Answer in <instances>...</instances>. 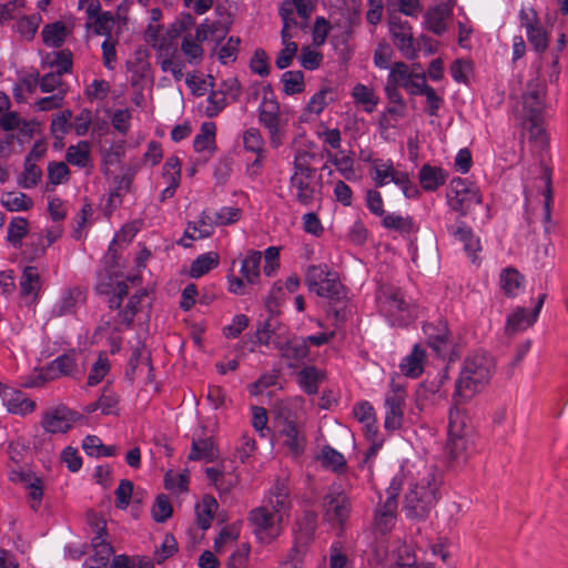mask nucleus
<instances>
[{
    "mask_svg": "<svg viewBox=\"0 0 568 568\" xmlns=\"http://www.w3.org/2000/svg\"><path fill=\"white\" fill-rule=\"evenodd\" d=\"M495 372L494 358L486 352H475L468 355L462 365L456 381L454 399L456 406L470 400L490 382Z\"/></svg>",
    "mask_w": 568,
    "mask_h": 568,
    "instance_id": "1",
    "label": "nucleus"
},
{
    "mask_svg": "<svg viewBox=\"0 0 568 568\" xmlns=\"http://www.w3.org/2000/svg\"><path fill=\"white\" fill-rule=\"evenodd\" d=\"M291 508L288 486L285 481L276 480L264 497L263 505L248 514V520L254 526L255 534H270L275 530Z\"/></svg>",
    "mask_w": 568,
    "mask_h": 568,
    "instance_id": "2",
    "label": "nucleus"
},
{
    "mask_svg": "<svg viewBox=\"0 0 568 568\" xmlns=\"http://www.w3.org/2000/svg\"><path fill=\"white\" fill-rule=\"evenodd\" d=\"M446 450L450 467L463 465L475 452L474 427L458 406L449 412Z\"/></svg>",
    "mask_w": 568,
    "mask_h": 568,
    "instance_id": "3",
    "label": "nucleus"
},
{
    "mask_svg": "<svg viewBox=\"0 0 568 568\" xmlns=\"http://www.w3.org/2000/svg\"><path fill=\"white\" fill-rule=\"evenodd\" d=\"M376 305L379 314L392 327H406L415 318V307L399 287L383 286L376 294Z\"/></svg>",
    "mask_w": 568,
    "mask_h": 568,
    "instance_id": "4",
    "label": "nucleus"
},
{
    "mask_svg": "<svg viewBox=\"0 0 568 568\" xmlns=\"http://www.w3.org/2000/svg\"><path fill=\"white\" fill-rule=\"evenodd\" d=\"M545 90L540 85L529 87L523 95L524 116L529 124V139L541 149L548 145V136L544 128Z\"/></svg>",
    "mask_w": 568,
    "mask_h": 568,
    "instance_id": "5",
    "label": "nucleus"
},
{
    "mask_svg": "<svg viewBox=\"0 0 568 568\" xmlns=\"http://www.w3.org/2000/svg\"><path fill=\"white\" fill-rule=\"evenodd\" d=\"M323 518L334 528L343 529L352 511L347 494L339 487H331L323 498Z\"/></svg>",
    "mask_w": 568,
    "mask_h": 568,
    "instance_id": "6",
    "label": "nucleus"
},
{
    "mask_svg": "<svg viewBox=\"0 0 568 568\" xmlns=\"http://www.w3.org/2000/svg\"><path fill=\"white\" fill-rule=\"evenodd\" d=\"M447 201L453 211L466 216L475 205L481 203V194L479 187L467 179L455 178L450 182Z\"/></svg>",
    "mask_w": 568,
    "mask_h": 568,
    "instance_id": "7",
    "label": "nucleus"
},
{
    "mask_svg": "<svg viewBox=\"0 0 568 568\" xmlns=\"http://www.w3.org/2000/svg\"><path fill=\"white\" fill-rule=\"evenodd\" d=\"M437 501L436 488L428 484H417L406 495L405 505L412 516L424 517Z\"/></svg>",
    "mask_w": 568,
    "mask_h": 568,
    "instance_id": "8",
    "label": "nucleus"
},
{
    "mask_svg": "<svg viewBox=\"0 0 568 568\" xmlns=\"http://www.w3.org/2000/svg\"><path fill=\"white\" fill-rule=\"evenodd\" d=\"M389 32L395 47L400 51L403 57L406 59H415L416 48L409 22L394 18L389 21Z\"/></svg>",
    "mask_w": 568,
    "mask_h": 568,
    "instance_id": "9",
    "label": "nucleus"
},
{
    "mask_svg": "<svg viewBox=\"0 0 568 568\" xmlns=\"http://www.w3.org/2000/svg\"><path fill=\"white\" fill-rule=\"evenodd\" d=\"M0 397L10 414L26 416L36 409V402L19 389L0 383Z\"/></svg>",
    "mask_w": 568,
    "mask_h": 568,
    "instance_id": "10",
    "label": "nucleus"
},
{
    "mask_svg": "<svg viewBox=\"0 0 568 568\" xmlns=\"http://www.w3.org/2000/svg\"><path fill=\"white\" fill-rule=\"evenodd\" d=\"M281 356L287 362L290 368H297L303 365L310 356V348L306 339L302 336H293L284 343L276 344Z\"/></svg>",
    "mask_w": 568,
    "mask_h": 568,
    "instance_id": "11",
    "label": "nucleus"
},
{
    "mask_svg": "<svg viewBox=\"0 0 568 568\" xmlns=\"http://www.w3.org/2000/svg\"><path fill=\"white\" fill-rule=\"evenodd\" d=\"M423 332L426 335L429 347L437 355L445 356L448 353L453 342L445 322L426 323L423 326Z\"/></svg>",
    "mask_w": 568,
    "mask_h": 568,
    "instance_id": "12",
    "label": "nucleus"
},
{
    "mask_svg": "<svg viewBox=\"0 0 568 568\" xmlns=\"http://www.w3.org/2000/svg\"><path fill=\"white\" fill-rule=\"evenodd\" d=\"M404 402L405 393L399 387L386 394L384 426L387 430H396L402 427Z\"/></svg>",
    "mask_w": 568,
    "mask_h": 568,
    "instance_id": "13",
    "label": "nucleus"
},
{
    "mask_svg": "<svg viewBox=\"0 0 568 568\" xmlns=\"http://www.w3.org/2000/svg\"><path fill=\"white\" fill-rule=\"evenodd\" d=\"M75 413L65 406H59L44 413L42 427L47 433H67L75 420Z\"/></svg>",
    "mask_w": 568,
    "mask_h": 568,
    "instance_id": "14",
    "label": "nucleus"
},
{
    "mask_svg": "<svg viewBox=\"0 0 568 568\" xmlns=\"http://www.w3.org/2000/svg\"><path fill=\"white\" fill-rule=\"evenodd\" d=\"M545 298V294H541L538 297V302L531 311L530 315L527 314V310L524 307H518L514 313H511L506 321V334L511 335L531 326L540 314Z\"/></svg>",
    "mask_w": 568,
    "mask_h": 568,
    "instance_id": "15",
    "label": "nucleus"
},
{
    "mask_svg": "<svg viewBox=\"0 0 568 568\" xmlns=\"http://www.w3.org/2000/svg\"><path fill=\"white\" fill-rule=\"evenodd\" d=\"M83 301L84 295L80 287L65 288L53 305L51 314L54 317L72 315L77 312L78 305Z\"/></svg>",
    "mask_w": 568,
    "mask_h": 568,
    "instance_id": "16",
    "label": "nucleus"
},
{
    "mask_svg": "<svg viewBox=\"0 0 568 568\" xmlns=\"http://www.w3.org/2000/svg\"><path fill=\"white\" fill-rule=\"evenodd\" d=\"M315 178L290 176V187L294 191V199L304 206L313 204L318 189L314 183Z\"/></svg>",
    "mask_w": 568,
    "mask_h": 568,
    "instance_id": "17",
    "label": "nucleus"
},
{
    "mask_svg": "<svg viewBox=\"0 0 568 568\" xmlns=\"http://www.w3.org/2000/svg\"><path fill=\"white\" fill-rule=\"evenodd\" d=\"M448 233L454 236V239L464 245V251L469 255H475L478 251H480V241L474 234L470 226H468L464 221H457L455 225L447 226Z\"/></svg>",
    "mask_w": 568,
    "mask_h": 568,
    "instance_id": "18",
    "label": "nucleus"
},
{
    "mask_svg": "<svg viewBox=\"0 0 568 568\" xmlns=\"http://www.w3.org/2000/svg\"><path fill=\"white\" fill-rule=\"evenodd\" d=\"M448 172L440 168L428 163L424 164L418 172L420 186L426 192H435L446 183Z\"/></svg>",
    "mask_w": 568,
    "mask_h": 568,
    "instance_id": "19",
    "label": "nucleus"
},
{
    "mask_svg": "<svg viewBox=\"0 0 568 568\" xmlns=\"http://www.w3.org/2000/svg\"><path fill=\"white\" fill-rule=\"evenodd\" d=\"M397 511V500L394 497H386L385 501L375 510V527L382 534L390 531L394 526Z\"/></svg>",
    "mask_w": 568,
    "mask_h": 568,
    "instance_id": "20",
    "label": "nucleus"
},
{
    "mask_svg": "<svg viewBox=\"0 0 568 568\" xmlns=\"http://www.w3.org/2000/svg\"><path fill=\"white\" fill-rule=\"evenodd\" d=\"M426 358V352L419 345H414L412 352L406 355L400 364V372L410 378H417L424 372V363Z\"/></svg>",
    "mask_w": 568,
    "mask_h": 568,
    "instance_id": "21",
    "label": "nucleus"
},
{
    "mask_svg": "<svg viewBox=\"0 0 568 568\" xmlns=\"http://www.w3.org/2000/svg\"><path fill=\"white\" fill-rule=\"evenodd\" d=\"M500 287L508 297H516L525 287V276L515 267L504 268L499 276Z\"/></svg>",
    "mask_w": 568,
    "mask_h": 568,
    "instance_id": "22",
    "label": "nucleus"
},
{
    "mask_svg": "<svg viewBox=\"0 0 568 568\" xmlns=\"http://www.w3.org/2000/svg\"><path fill=\"white\" fill-rule=\"evenodd\" d=\"M541 168V180L544 182L542 196L545 200L544 210V231L546 234H550L554 229V224L551 221V204H552V186H551V170L544 163L540 165Z\"/></svg>",
    "mask_w": 568,
    "mask_h": 568,
    "instance_id": "23",
    "label": "nucleus"
},
{
    "mask_svg": "<svg viewBox=\"0 0 568 568\" xmlns=\"http://www.w3.org/2000/svg\"><path fill=\"white\" fill-rule=\"evenodd\" d=\"M258 122L268 133L280 131V105L275 100H263L258 106Z\"/></svg>",
    "mask_w": 568,
    "mask_h": 568,
    "instance_id": "24",
    "label": "nucleus"
},
{
    "mask_svg": "<svg viewBox=\"0 0 568 568\" xmlns=\"http://www.w3.org/2000/svg\"><path fill=\"white\" fill-rule=\"evenodd\" d=\"M45 367L52 381L62 376H73L78 369L75 356L70 353L58 356Z\"/></svg>",
    "mask_w": 568,
    "mask_h": 568,
    "instance_id": "25",
    "label": "nucleus"
},
{
    "mask_svg": "<svg viewBox=\"0 0 568 568\" xmlns=\"http://www.w3.org/2000/svg\"><path fill=\"white\" fill-rule=\"evenodd\" d=\"M294 530L296 542L306 544L311 540L317 528V514L313 510H305L295 523Z\"/></svg>",
    "mask_w": 568,
    "mask_h": 568,
    "instance_id": "26",
    "label": "nucleus"
},
{
    "mask_svg": "<svg viewBox=\"0 0 568 568\" xmlns=\"http://www.w3.org/2000/svg\"><path fill=\"white\" fill-rule=\"evenodd\" d=\"M20 295L22 297H32V301L38 298L39 291L41 290V278L36 266H26L20 277Z\"/></svg>",
    "mask_w": 568,
    "mask_h": 568,
    "instance_id": "27",
    "label": "nucleus"
},
{
    "mask_svg": "<svg viewBox=\"0 0 568 568\" xmlns=\"http://www.w3.org/2000/svg\"><path fill=\"white\" fill-rule=\"evenodd\" d=\"M262 254L258 251L251 250L241 261L240 273L248 284H256L261 276Z\"/></svg>",
    "mask_w": 568,
    "mask_h": 568,
    "instance_id": "28",
    "label": "nucleus"
},
{
    "mask_svg": "<svg viewBox=\"0 0 568 568\" xmlns=\"http://www.w3.org/2000/svg\"><path fill=\"white\" fill-rule=\"evenodd\" d=\"M281 435L285 437V446L294 454H301L305 448V438L301 435L298 425L292 419H285L281 429Z\"/></svg>",
    "mask_w": 568,
    "mask_h": 568,
    "instance_id": "29",
    "label": "nucleus"
},
{
    "mask_svg": "<svg viewBox=\"0 0 568 568\" xmlns=\"http://www.w3.org/2000/svg\"><path fill=\"white\" fill-rule=\"evenodd\" d=\"M219 263L220 256L216 252L201 254L192 262L189 274L192 278H200L217 267Z\"/></svg>",
    "mask_w": 568,
    "mask_h": 568,
    "instance_id": "30",
    "label": "nucleus"
},
{
    "mask_svg": "<svg viewBox=\"0 0 568 568\" xmlns=\"http://www.w3.org/2000/svg\"><path fill=\"white\" fill-rule=\"evenodd\" d=\"M216 125L214 122H203L195 135L193 148L195 152L213 151L215 149Z\"/></svg>",
    "mask_w": 568,
    "mask_h": 568,
    "instance_id": "31",
    "label": "nucleus"
},
{
    "mask_svg": "<svg viewBox=\"0 0 568 568\" xmlns=\"http://www.w3.org/2000/svg\"><path fill=\"white\" fill-rule=\"evenodd\" d=\"M281 39L283 49L275 59V65L277 69L284 70L292 64L298 51V45L291 39V36L287 34V29L281 31Z\"/></svg>",
    "mask_w": 568,
    "mask_h": 568,
    "instance_id": "32",
    "label": "nucleus"
},
{
    "mask_svg": "<svg viewBox=\"0 0 568 568\" xmlns=\"http://www.w3.org/2000/svg\"><path fill=\"white\" fill-rule=\"evenodd\" d=\"M322 374L315 366H305L297 374V383L307 395L318 393Z\"/></svg>",
    "mask_w": 568,
    "mask_h": 568,
    "instance_id": "33",
    "label": "nucleus"
},
{
    "mask_svg": "<svg viewBox=\"0 0 568 568\" xmlns=\"http://www.w3.org/2000/svg\"><path fill=\"white\" fill-rule=\"evenodd\" d=\"M449 13V9L440 4L430 8L425 16L427 29L437 36H442L447 29L445 20Z\"/></svg>",
    "mask_w": 568,
    "mask_h": 568,
    "instance_id": "34",
    "label": "nucleus"
},
{
    "mask_svg": "<svg viewBox=\"0 0 568 568\" xmlns=\"http://www.w3.org/2000/svg\"><path fill=\"white\" fill-rule=\"evenodd\" d=\"M382 225L400 234H410L415 231L414 220L409 215L386 213L382 219Z\"/></svg>",
    "mask_w": 568,
    "mask_h": 568,
    "instance_id": "35",
    "label": "nucleus"
},
{
    "mask_svg": "<svg viewBox=\"0 0 568 568\" xmlns=\"http://www.w3.org/2000/svg\"><path fill=\"white\" fill-rule=\"evenodd\" d=\"M67 34V27L62 21L45 24L41 32L44 44L51 48H60Z\"/></svg>",
    "mask_w": 568,
    "mask_h": 568,
    "instance_id": "36",
    "label": "nucleus"
},
{
    "mask_svg": "<svg viewBox=\"0 0 568 568\" xmlns=\"http://www.w3.org/2000/svg\"><path fill=\"white\" fill-rule=\"evenodd\" d=\"M318 459L323 467L335 473H343L346 469V459L344 455L329 445L323 446Z\"/></svg>",
    "mask_w": 568,
    "mask_h": 568,
    "instance_id": "37",
    "label": "nucleus"
},
{
    "mask_svg": "<svg viewBox=\"0 0 568 568\" xmlns=\"http://www.w3.org/2000/svg\"><path fill=\"white\" fill-rule=\"evenodd\" d=\"M29 223L26 217L14 216L7 227V241L16 248L22 246V240L28 234Z\"/></svg>",
    "mask_w": 568,
    "mask_h": 568,
    "instance_id": "38",
    "label": "nucleus"
},
{
    "mask_svg": "<svg viewBox=\"0 0 568 568\" xmlns=\"http://www.w3.org/2000/svg\"><path fill=\"white\" fill-rule=\"evenodd\" d=\"M67 161L78 168H85L90 163V144L87 141H80L75 145H70L65 153Z\"/></svg>",
    "mask_w": 568,
    "mask_h": 568,
    "instance_id": "39",
    "label": "nucleus"
},
{
    "mask_svg": "<svg viewBox=\"0 0 568 568\" xmlns=\"http://www.w3.org/2000/svg\"><path fill=\"white\" fill-rule=\"evenodd\" d=\"M214 458V445L210 438L193 439L189 459L212 462Z\"/></svg>",
    "mask_w": 568,
    "mask_h": 568,
    "instance_id": "40",
    "label": "nucleus"
},
{
    "mask_svg": "<svg viewBox=\"0 0 568 568\" xmlns=\"http://www.w3.org/2000/svg\"><path fill=\"white\" fill-rule=\"evenodd\" d=\"M280 17L283 21L282 30L287 29L291 39L297 37V30H301V19L295 16L290 0H285L280 8Z\"/></svg>",
    "mask_w": 568,
    "mask_h": 568,
    "instance_id": "41",
    "label": "nucleus"
},
{
    "mask_svg": "<svg viewBox=\"0 0 568 568\" xmlns=\"http://www.w3.org/2000/svg\"><path fill=\"white\" fill-rule=\"evenodd\" d=\"M2 205L10 212L28 211L33 201L24 193L8 192L2 195Z\"/></svg>",
    "mask_w": 568,
    "mask_h": 568,
    "instance_id": "42",
    "label": "nucleus"
},
{
    "mask_svg": "<svg viewBox=\"0 0 568 568\" xmlns=\"http://www.w3.org/2000/svg\"><path fill=\"white\" fill-rule=\"evenodd\" d=\"M111 364L105 352H100L97 361L93 363L87 384L89 386H95L103 381V378L110 372Z\"/></svg>",
    "mask_w": 568,
    "mask_h": 568,
    "instance_id": "43",
    "label": "nucleus"
},
{
    "mask_svg": "<svg viewBox=\"0 0 568 568\" xmlns=\"http://www.w3.org/2000/svg\"><path fill=\"white\" fill-rule=\"evenodd\" d=\"M373 180L376 187H383L392 182V176L394 175L395 169L390 160L383 161L377 159L373 161Z\"/></svg>",
    "mask_w": 568,
    "mask_h": 568,
    "instance_id": "44",
    "label": "nucleus"
},
{
    "mask_svg": "<svg viewBox=\"0 0 568 568\" xmlns=\"http://www.w3.org/2000/svg\"><path fill=\"white\" fill-rule=\"evenodd\" d=\"M341 283L335 273H331L326 278L323 280L318 286L314 287L311 292L315 293L320 297L335 300L341 294Z\"/></svg>",
    "mask_w": 568,
    "mask_h": 568,
    "instance_id": "45",
    "label": "nucleus"
},
{
    "mask_svg": "<svg viewBox=\"0 0 568 568\" xmlns=\"http://www.w3.org/2000/svg\"><path fill=\"white\" fill-rule=\"evenodd\" d=\"M42 175L41 169L31 160V156L28 155L24 161L23 172L19 179V184L23 189H32L40 181Z\"/></svg>",
    "mask_w": 568,
    "mask_h": 568,
    "instance_id": "46",
    "label": "nucleus"
},
{
    "mask_svg": "<svg viewBox=\"0 0 568 568\" xmlns=\"http://www.w3.org/2000/svg\"><path fill=\"white\" fill-rule=\"evenodd\" d=\"M284 92L288 95L301 93L304 90V74L302 71H286L282 74Z\"/></svg>",
    "mask_w": 568,
    "mask_h": 568,
    "instance_id": "47",
    "label": "nucleus"
},
{
    "mask_svg": "<svg viewBox=\"0 0 568 568\" xmlns=\"http://www.w3.org/2000/svg\"><path fill=\"white\" fill-rule=\"evenodd\" d=\"M353 98L357 103L365 105V111L371 113L378 103L372 89L365 84L358 83L353 89Z\"/></svg>",
    "mask_w": 568,
    "mask_h": 568,
    "instance_id": "48",
    "label": "nucleus"
},
{
    "mask_svg": "<svg viewBox=\"0 0 568 568\" xmlns=\"http://www.w3.org/2000/svg\"><path fill=\"white\" fill-rule=\"evenodd\" d=\"M26 488L28 490V500L30 508L37 513L40 509L41 501L43 499L42 479L36 476L30 478L26 484Z\"/></svg>",
    "mask_w": 568,
    "mask_h": 568,
    "instance_id": "49",
    "label": "nucleus"
},
{
    "mask_svg": "<svg viewBox=\"0 0 568 568\" xmlns=\"http://www.w3.org/2000/svg\"><path fill=\"white\" fill-rule=\"evenodd\" d=\"M119 397L113 389L104 386L100 397L98 398V406L103 415H118Z\"/></svg>",
    "mask_w": 568,
    "mask_h": 568,
    "instance_id": "50",
    "label": "nucleus"
},
{
    "mask_svg": "<svg viewBox=\"0 0 568 568\" xmlns=\"http://www.w3.org/2000/svg\"><path fill=\"white\" fill-rule=\"evenodd\" d=\"M72 111L67 109L60 114L55 115L51 122V132L55 139L62 140L69 130L72 128L71 124Z\"/></svg>",
    "mask_w": 568,
    "mask_h": 568,
    "instance_id": "51",
    "label": "nucleus"
},
{
    "mask_svg": "<svg viewBox=\"0 0 568 568\" xmlns=\"http://www.w3.org/2000/svg\"><path fill=\"white\" fill-rule=\"evenodd\" d=\"M243 145L248 152L264 154V140L258 129L250 128L243 133Z\"/></svg>",
    "mask_w": 568,
    "mask_h": 568,
    "instance_id": "52",
    "label": "nucleus"
},
{
    "mask_svg": "<svg viewBox=\"0 0 568 568\" xmlns=\"http://www.w3.org/2000/svg\"><path fill=\"white\" fill-rule=\"evenodd\" d=\"M217 509V501L206 496L203 498L202 507L197 513V524L203 530L207 529Z\"/></svg>",
    "mask_w": 568,
    "mask_h": 568,
    "instance_id": "53",
    "label": "nucleus"
},
{
    "mask_svg": "<svg viewBox=\"0 0 568 568\" xmlns=\"http://www.w3.org/2000/svg\"><path fill=\"white\" fill-rule=\"evenodd\" d=\"M172 513L173 508L169 497L164 494L158 495L152 507V518L156 523H164L172 516Z\"/></svg>",
    "mask_w": 568,
    "mask_h": 568,
    "instance_id": "54",
    "label": "nucleus"
},
{
    "mask_svg": "<svg viewBox=\"0 0 568 568\" xmlns=\"http://www.w3.org/2000/svg\"><path fill=\"white\" fill-rule=\"evenodd\" d=\"M414 74L405 62L399 61L392 65L387 80L405 89V84L409 82Z\"/></svg>",
    "mask_w": 568,
    "mask_h": 568,
    "instance_id": "55",
    "label": "nucleus"
},
{
    "mask_svg": "<svg viewBox=\"0 0 568 568\" xmlns=\"http://www.w3.org/2000/svg\"><path fill=\"white\" fill-rule=\"evenodd\" d=\"M47 247L42 234H32L26 244L23 255L26 258L34 261L45 253Z\"/></svg>",
    "mask_w": 568,
    "mask_h": 568,
    "instance_id": "56",
    "label": "nucleus"
},
{
    "mask_svg": "<svg viewBox=\"0 0 568 568\" xmlns=\"http://www.w3.org/2000/svg\"><path fill=\"white\" fill-rule=\"evenodd\" d=\"M181 51L186 57L190 64H199L202 60L203 49L201 44L190 37L183 38L181 43Z\"/></svg>",
    "mask_w": 568,
    "mask_h": 568,
    "instance_id": "57",
    "label": "nucleus"
},
{
    "mask_svg": "<svg viewBox=\"0 0 568 568\" xmlns=\"http://www.w3.org/2000/svg\"><path fill=\"white\" fill-rule=\"evenodd\" d=\"M324 57L321 52L311 49L308 45L302 47L298 58L301 65L311 71L318 69Z\"/></svg>",
    "mask_w": 568,
    "mask_h": 568,
    "instance_id": "58",
    "label": "nucleus"
},
{
    "mask_svg": "<svg viewBox=\"0 0 568 568\" xmlns=\"http://www.w3.org/2000/svg\"><path fill=\"white\" fill-rule=\"evenodd\" d=\"M529 43L538 53H542L548 48V36L541 24L529 28L526 31Z\"/></svg>",
    "mask_w": 568,
    "mask_h": 568,
    "instance_id": "59",
    "label": "nucleus"
},
{
    "mask_svg": "<svg viewBox=\"0 0 568 568\" xmlns=\"http://www.w3.org/2000/svg\"><path fill=\"white\" fill-rule=\"evenodd\" d=\"M182 163L178 156L169 158L163 165L162 176L166 183L180 185Z\"/></svg>",
    "mask_w": 568,
    "mask_h": 568,
    "instance_id": "60",
    "label": "nucleus"
},
{
    "mask_svg": "<svg viewBox=\"0 0 568 568\" xmlns=\"http://www.w3.org/2000/svg\"><path fill=\"white\" fill-rule=\"evenodd\" d=\"M93 20V31L95 34L104 36L105 39L111 38V32L114 26V17L111 11H103Z\"/></svg>",
    "mask_w": 568,
    "mask_h": 568,
    "instance_id": "61",
    "label": "nucleus"
},
{
    "mask_svg": "<svg viewBox=\"0 0 568 568\" xmlns=\"http://www.w3.org/2000/svg\"><path fill=\"white\" fill-rule=\"evenodd\" d=\"M40 17L24 16L17 21V31L27 40L33 39L39 28Z\"/></svg>",
    "mask_w": 568,
    "mask_h": 568,
    "instance_id": "62",
    "label": "nucleus"
},
{
    "mask_svg": "<svg viewBox=\"0 0 568 568\" xmlns=\"http://www.w3.org/2000/svg\"><path fill=\"white\" fill-rule=\"evenodd\" d=\"M329 162L337 169V171L348 181L355 178L354 161L349 155L329 154Z\"/></svg>",
    "mask_w": 568,
    "mask_h": 568,
    "instance_id": "63",
    "label": "nucleus"
},
{
    "mask_svg": "<svg viewBox=\"0 0 568 568\" xmlns=\"http://www.w3.org/2000/svg\"><path fill=\"white\" fill-rule=\"evenodd\" d=\"M332 272L328 271L325 265H311L307 267L305 274V283L310 290V292L323 283V280L326 278Z\"/></svg>",
    "mask_w": 568,
    "mask_h": 568,
    "instance_id": "64",
    "label": "nucleus"
}]
</instances>
